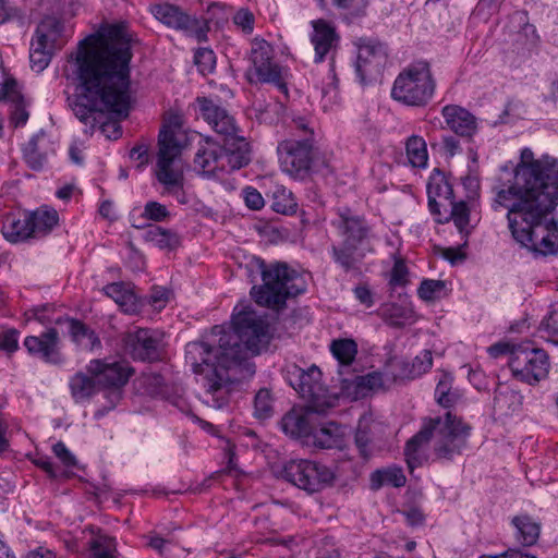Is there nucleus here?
<instances>
[{"instance_id":"7","label":"nucleus","mask_w":558,"mask_h":558,"mask_svg":"<svg viewBox=\"0 0 558 558\" xmlns=\"http://www.w3.org/2000/svg\"><path fill=\"white\" fill-rule=\"evenodd\" d=\"M251 161L250 144L245 137H239L238 144L230 143L227 147L207 137L199 143L194 163L206 177L219 178L233 172Z\"/></svg>"},{"instance_id":"1","label":"nucleus","mask_w":558,"mask_h":558,"mask_svg":"<svg viewBox=\"0 0 558 558\" xmlns=\"http://www.w3.org/2000/svg\"><path fill=\"white\" fill-rule=\"evenodd\" d=\"M131 40L122 25H109L82 39L71 53L82 92L69 98L75 117L93 132L100 124L102 134L118 140V121H102L105 112L126 118L131 108Z\"/></svg>"},{"instance_id":"2","label":"nucleus","mask_w":558,"mask_h":558,"mask_svg":"<svg viewBox=\"0 0 558 558\" xmlns=\"http://www.w3.org/2000/svg\"><path fill=\"white\" fill-rule=\"evenodd\" d=\"M558 204V159L532 149L521 150L513 182L496 189L492 208L507 209L508 227L521 246L544 256L558 253V226L544 218Z\"/></svg>"},{"instance_id":"21","label":"nucleus","mask_w":558,"mask_h":558,"mask_svg":"<svg viewBox=\"0 0 558 558\" xmlns=\"http://www.w3.org/2000/svg\"><path fill=\"white\" fill-rule=\"evenodd\" d=\"M23 345L29 355L48 364L60 365L64 362L60 350V337L56 328H49L39 336H27Z\"/></svg>"},{"instance_id":"23","label":"nucleus","mask_w":558,"mask_h":558,"mask_svg":"<svg viewBox=\"0 0 558 558\" xmlns=\"http://www.w3.org/2000/svg\"><path fill=\"white\" fill-rule=\"evenodd\" d=\"M33 39L56 52L66 44L64 24L56 16H45L37 25Z\"/></svg>"},{"instance_id":"50","label":"nucleus","mask_w":558,"mask_h":558,"mask_svg":"<svg viewBox=\"0 0 558 558\" xmlns=\"http://www.w3.org/2000/svg\"><path fill=\"white\" fill-rule=\"evenodd\" d=\"M433 365V355L432 351L423 350L418 355L414 357L412 361V366L409 373L410 376H421L428 372Z\"/></svg>"},{"instance_id":"46","label":"nucleus","mask_w":558,"mask_h":558,"mask_svg":"<svg viewBox=\"0 0 558 558\" xmlns=\"http://www.w3.org/2000/svg\"><path fill=\"white\" fill-rule=\"evenodd\" d=\"M255 415L260 418L269 417L272 414L271 392L266 389H259L254 399Z\"/></svg>"},{"instance_id":"24","label":"nucleus","mask_w":558,"mask_h":558,"mask_svg":"<svg viewBox=\"0 0 558 558\" xmlns=\"http://www.w3.org/2000/svg\"><path fill=\"white\" fill-rule=\"evenodd\" d=\"M1 231L3 236L12 243L23 242L34 235L28 214L7 216Z\"/></svg>"},{"instance_id":"6","label":"nucleus","mask_w":558,"mask_h":558,"mask_svg":"<svg viewBox=\"0 0 558 558\" xmlns=\"http://www.w3.org/2000/svg\"><path fill=\"white\" fill-rule=\"evenodd\" d=\"M263 284L254 286L251 295L254 301L271 310L284 306L290 296H296L306 290L304 277L286 263L259 264Z\"/></svg>"},{"instance_id":"20","label":"nucleus","mask_w":558,"mask_h":558,"mask_svg":"<svg viewBox=\"0 0 558 558\" xmlns=\"http://www.w3.org/2000/svg\"><path fill=\"white\" fill-rule=\"evenodd\" d=\"M312 26L313 32L311 34V43L315 52L314 61L316 63H320L325 60H329L331 62L330 73L335 80L336 76L332 63L338 50L340 37L335 27L324 20L313 21Z\"/></svg>"},{"instance_id":"5","label":"nucleus","mask_w":558,"mask_h":558,"mask_svg":"<svg viewBox=\"0 0 558 558\" xmlns=\"http://www.w3.org/2000/svg\"><path fill=\"white\" fill-rule=\"evenodd\" d=\"M338 216L332 226L342 236V243L332 245V259L345 272H360L366 253L374 251L371 245L372 229L363 217L353 215L348 208L340 210Z\"/></svg>"},{"instance_id":"55","label":"nucleus","mask_w":558,"mask_h":558,"mask_svg":"<svg viewBox=\"0 0 558 558\" xmlns=\"http://www.w3.org/2000/svg\"><path fill=\"white\" fill-rule=\"evenodd\" d=\"M54 456L62 462L66 468H73L77 464L75 456L66 448L65 444L58 441L52 446Z\"/></svg>"},{"instance_id":"63","label":"nucleus","mask_w":558,"mask_h":558,"mask_svg":"<svg viewBox=\"0 0 558 558\" xmlns=\"http://www.w3.org/2000/svg\"><path fill=\"white\" fill-rule=\"evenodd\" d=\"M181 126H182V118H181V116L177 114V113H172V114H170L167 118V120H166L165 124L162 125L159 134L161 132H163V131H167V132H169L173 136V138L175 141H178L177 137H175V131L179 130Z\"/></svg>"},{"instance_id":"17","label":"nucleus","mask_w":558,"mask_h":558,"mask_svg":"<svg viewBox=\"0 0 558 558\" xmlns=\"http://www.w3.org/2000/svg\"><path fill=\"white\" fill-rule=\"evenodd\" d=\"M124 351L142 362L158 361L161 356V339L157 330L138 328L128 331L122 339Z\"/></svg>"},{"instance_id":"26","label":"nucleus","mask_w":558,"mask_h":558,"mask_svg":"<svg viewBox=\"0 0 558 558\" xmlns=\"http://www.w3.org/2000/svg\"><path fill=\"white\" fill-rule=\"evenodd\" d=\"M104 293L112 299L123 312L134 314L140 310L137 296L124 282H112L102 288Z\"/></svg>"},{"instance_id":"11","label":"nucleus","mask_w":558,"mask_h":558,"mask_svg":"<svg viewBox=\"0 0 558 558\" xmlns=\"http://www.w3.org/2000/svg\"><path fill=\"white\" fill-rule=\"evenodd\" d=\"M315 150V141L311 136L281 141L277 147L281 170L293 179H306L312 170Z\"/></svg>"},{"instance_id":"22","label":"nucleus","mask_w":558,"mask_h":558,"mask_svg":"<svg viewBox=\"0 0 558 558\" xmlns=\"http://www.w3.org/2000/svg\"><path fill=\"white\" fill-rule=\"evenodd\" d=\"M446 128L460 137L471 140L478 131V120L466 108L446 105L441 109Z\"/></svg>"},{"instance_id":"54","label":"nucleus","mask_w":558,"mask_h":558,"mask_svg":"<svg viewBox=\"0 0 558 558\" xmlns=\"http://www.w3.org/2000/svg\"><path fill=\"white\" fill-rule=\"evenodd\" d=\"M19 349V331L9 329L0 332V350L5 351L8 354L15 352Z\"/></svg>"},{"instance_id":"25","label":"nucleus","mask_w":558,"mask_h":558,"mask_svg":"<svg viewBox=\"0 0 558 558\" xmlns=\"http://www.w3.org/2000/svg\"><path fill=\"white\" fill-rule=\"evenodd\" d=\"M511 524L515 532L514 537L522 546H533L541 535V523L529 514H519L512 518Z\"/></svg>"},{"instance_id":"45","label":"nucleus","mask_w":558,"mask_h":558,"mask_svg":"<svg viewBox=\"0 0 558 558\" xmlns=\"http://www.w3.org/2000/svg\"><path fill=\"white\" fill-rule=\"evenodd\" d=\"M451 219L460 233H469L470 208L465 202H451Z\"/></svg>"},{"instance_id":"56","label":"nucleus","mask_w":558,"mask_h":558,"mask_svg":"<svg viewBox=\"0 0 558 558\" xmlns=\"http://www.w3.org/2000/svg\"><path fill=\"white\" fill-rule=\"evenodd\" d=\"M542 325L547 332L548 341L558 345V308L550 312Z\"/></svg>"},{"instance_id":"64","label":"nucleus","mask_w":558,"mask_h":558,"mask_svg":"<svg viewBox=\"0 0 558 558\" xmlns=\"http://www.w3.org/2000/svg\"><path fill=\"white\" fill-rule=\"evenodd\" d=\"M355 298L367 307L374 304L372 291L367 286H357L354 289Z\"/></svg>"},{"instance_id":"57","label":"nucleus","mask_w":558,"mask_h":558,"mask_svg":"<svg viewBox=\"0 0 558 558\" xmlns=\"http://www.w3.org/2000/svg\"><path fill=\"white\" fill-rule=\"evenodd\" d=\"M355 386L360 389L373 390L381 386L383 380L379 374L371 373L363 376H355Z\"/></svg>"},{"instance_id":"52","label":"nucleus","mask_w":558,"mask_h":558,"mask_svg":"<svg viewBox=\"0 0 558 558\" xmlns=\"http://www.w3.org/2000/svg\"><path fill=\"white\" fill-rule=\"evenodd\" d=\"M17 83L0 70V100L17 99Z\"/></svg>"},{"instance_id":"37","label":"nucleus","mask_w":558,"mask_h":558,"mask_svg":"<svg viewBox=\"0 0 558 558\" xmlns=\"http://www.w3.org/2000/svg\"><path fill=\"white\" fill-rule=\"evenodd\" d=\"M330 352L343 366L350 365L357 354V344L352 339H335L330 343Z\"/></svg>"},{"instance_id":"35","label":"nucleus","mask_w":558,"mask_h":558,"mask_svg":"<svg viewBox=\"0 0 558 558\" xmlns=\"http://www.w3.org/2000/svg\"><path fill=\"white\" fill-rule=\"evenodd\" d=\"M405 150L409 162L415 168H424L427 165L428 153L426 142L422 136L412 135L407 140Z\"/></svg>"},{"instance_id":"32","label":"nucleus","mask_w":558,"mask_h":558,"mask_svg":"<svg viewBox=\"0 0 558 558\" xmlns=\"http://www.w3.org/2000/svg\"><path fill=\"white\" fill-rule=\"evenodd\" d=\"M407 482L405 475L401 468L390 466L378 469L371 473L369 486L373 490L380 489L384 485L393 487H402Z\"/></svg>"},{"instance_id":"30","label":"nucleus","mask_w":558,"mask_h":558,"mask_svg":"<svg viewBox=\"0 0 558 558\" xmlns=\"http://www.w3.org/2000/svg\"><path fill=\"white\" fill-rule=\"evenodd\" d=\"M31 220V228L34 229L33 238H40L48 234L59 221V216L56 209L41 207L28 214Z\"/></svg>"},{"instance_id":"18","label":"nucleus","mask_w":558,"mask_h":558,"mask_svg":"<svg viewBox=\"0 0 558 558\" xmlns=\"http://www.w3.org/2000/svg\"><path fill=\"white\" fill-rule=\"evenodd\" d=\"M356 73L361 82H365L380 73L388 58L387 47L376 38H359L356 41Z\"/></svg>"},{"instance_id":"16","label":"nucleus","mask_w":558,"mask_h":558,"mask_svg":"<svg viewBox=\"0 0 558 558\" xmlns=\"http://www.w3.org/2000/svg\"><path fill=\"white\" fill-rule=\"evenodd\" d=\"M250 60L258 82L272 83L280 90L287 92L281 68L274 62V48L268 41L258 37L254 38Z\"/></svg>"},{"instance_id":"27","label":"nucleus","mask_w":558,"mask_h":558,"mask_svg":"<svg viewBox=\"0 0 558 558\" xmlns=\"http://www.w3.org/2000/svg\"><path fill=\"white\" fill-rule=\"evenodd\" d=\"M69 332L73 342L87 351H95L101 348V341L97 333L86 324L78 319L69 318Z\"/></svg>"},{"instance_id":"53","label":"nucleus","mask_w":558,"mask_h":558,"mask_svg":"<svg viewBox=\"0 0 558 558\" xmlns=\"http://www.w3.org/2000/svg\"><path fill=\"white\" fill-rule=\"evenodd\" d=\"M170 216L167 207L158 202H148L144 207V217L154 221H163Z\"/></svg>"},{"instance_id":"43","label":"nucleus","mask_w":558,"mask_h":558,"mask_svg":"<svg viewBox=\"0 0 558 558\" xmlns=\"http://www.w3.org/2000/svg\"><path fill=\"white\" fill-rule=\"evenodd\" d=\"M354 444L363 461H368L374 456L375 446L368 429L359 427L354 435Z\"/></svg>"},{"instance_id":"62","label":"nucleus","mask_w":558,"mask_h":558,"mask_svg":"<svg viewBox=\"0 0 558 558\" xmlns=\"http://www.w3.org/2000/svg\"><path fill=\"white\" fill-rule=\"evenodd\" d=\"M517 344H512L509 342H497L488 348V353L492 357L497 359L501 355H509V359L512 357V351L515 349Z\"/></svg>"},{"instance_id":"8","label":"nucleus","mask_w":558,"mask_h":558,"mask_svg":"<svg viewBox=\"0 0 558 558\" xmlns=\"http://www.w3.org/2000/svg\"><path fill=\"white\" fill-rule=\"evenodd\" d=\"M436 90L430 64L417 61L404 68L396 77L391 97L409 107L422 108L429 104Z\"/></svg>"},{"instance_id":"31","label":"nucleus","mask_w":558,"mask_h":558,"mask_svg":"<svg viewBox=\"0 0 558 558\" xmlns=\"http://www.w3.org/2000/svg\"><path fill=\"white\" fill-rule=\"evenodd\" d=\"M379 314L392 327H403L414 320V311L410 304L389 303L379 310Z\"/></svg>"},{"instance_id":"40","label":"nucleus","mask_w":558,"mask_h":558,"mask_svg":"<svg viewBox=\"0 0 558 558\" xmlns=\"http://www.w3.org/2000/svg\"><path fill=\"white\" fill-rule=\"evenodd\" d=\"M453 378L450 374L444 373L435 389V399L442 408H451L458 399V395L452 391Z\"/></svg>"},{"instance_id":"44","label":"nucleus","mask_w":558,"mask_h":558,"mask_svg":"<svg viewBox=\"0 0 558 558\" xmlns=\"http://www.w3.org/2000/svg\"><path fill=\"white\" fill-rule=\"evenodd\" d=\"M10 102V122L15 128L26 124L29 113L24 97L17 90V99H9Z\"/></svg>"},{"instance_id":"3","label":"nucleus","mask_w":558,"mask_h":558,"mask_svg":"<svg viewBox=\"0 0 558 558\" xmlns=\"http://www.w3.org/2000/svg\"><path fill=\"white\" fill-rule=\"evenodd\" d=\"M267 343V324L250 307L236 306L232 327L214 326L207 340L185 347V362L193 373L204 375L207 402L220 409L229 401L230 386L255 374L250 355Z\"/></svg>"},{"instance_id":"38","label":"nucleus","mask_w":558,"mask_h":558,"mask_svg":"<svg viewBox=\"0 0 558 558\" xmlns=\"http://www.w3.org/2000/svg\"><path fill=\"white\" fill-rule=\"evenodd\" d=\"M54 50L32 38L29 48L31 68L37 73L43 72L51 62Z\"/></svg>"},{"instance_id":"49","label":"nucleus","mask_w":558,"mask_h":558,"mask_svg":"<svg viewBox=\"0 0 558 558\" xmlns=\"http://www.w3.org/2000/svg\"><path fill=\"white\" fill-rule=\"evenodd\" d=\"M194 62L202 74H207L214 71L216 57L213 50L207 48H199L195 52Z\"/></svg>"},{"instance_id":"42","label":"nucleus","mask_w":558,"mask_h":558,"mask_svg":"<svg viewBox=\"0 0 558 558\" xmlns=\"http://www.w3.org/2000/svg\"><path fill=\"white\" fill-rule=\"evenodd\" d=\"M89 548L93 551V558H113L116 553L114 538L97 534L88 542Z\"/></svg>"},{"instance_id":"33","label":"nucleus","mask_w":558,"mask_h":558,"mask_svg":"<svg viewBox=\"0 0 558 558\" xmlns=\"http://www.w3.org/2000/svg\"><path fill=\"white\" fill-rule=\"evenodd\" d=\"M520 395L509 387H498L494 396V411L507 416L514 412L520 405Z\"/></svg>"},{"instance_id":"28","label":"nucleus","mask_w":558,"mask_h":558,"mask_svg":"<svg viewBox=\"0 0 558 558\" xmlns=\"http://www.w3.org/2000/svg\"><path fill=\"white\" fill-rule=\"evenodd\" d=\"M70 391L75 402L85 401L99 391L96 379L86 372H77L69 383Z\"/></svg>"},{"instance_id":"41","label":"nucleus","mask_w":558,"mask_h":558,"mask_svg":"<svg viewBox=\"0 0 558 558\" xmlns=\"http://www.w3.org/2000/svg\"><path fill=\"white\" fill-rule=\"evenodd\" d=\"M232 23L238 32L244 36H251L254 33L256 16L248 8L241 7L232 14Z\"/></svg>"},{"instance_id":"59","label":"nucleus","mask_w":558,"mask_h":558,"mask_svg":"<svg viewBox=\"0 0 558 558\" xmlns=\"http://www.w3.org/2000/svg\"><path fill=\"white\" fill-rule=\"evenodd\" d=\"M244 201L248 208L257 210L264 206V198L262 194L253 187H246L244 190Z\"/></svg>"},{"instance_id":"47","label":"nucleus","mask_w":558,"mask_h":558,"mask_svg":"<svg viewBox=\"0 0 558 558\" xmlns=\"http://www.w3.org/2000/svg\"><path fill=\"white\" fill-rule=\"evenodd\" d=\"M445 287L442 280L425 279L421 282L417 294L424 301H434L440 296Z\"/></svg>"},{"instance_id":"60","label":"nucleus","mask_w":558,"mask_h":558,"mask_svg":"<svg viewBox=\"0 0 558 558\" xmlns=\"http://www.w3.org/2000/svg\"><path fill=\"white\" fill-rule=\"evenodd\" d=\"M293 130L298 132L301 138L311 136L315 141L314 129L305 118L293 119Z\"/></svg>"},{"instance_id":"19","label":"nucleus","mask_w":558,"mask_h":558,"mask_svg":"<svg viewBox=\"0 0 558 558\" xmlns=\"http://www.w3.org/2000/svg\"><path fill=\"white\" fill-rule=\"evenodd\" d=\"M196 104L203 119L217 134L223 136L226 141H232V143L238 144L239 137L243 136L238 134L239 128L235 119L226 108L207 97H197Z\"/></svg>"},{"instance_id":"48","label":"nucleus","mask_w":558,"mask_h":558,"mask_svg":"<svg viewBox=\"0 0 558 558\" xmlns=\"http://www.w3.org/2000/svg\"><path fill=\"white\" fill-rule=\"evenodd\" d=\"M271 207L276 213L287 215L295 211L296 203L291 197V193H287L282 190L274 194Z\"/></svg>"},{"instance_id":"10","label":"nucleus","mask_w":558,"mask_h":558,"mask_svg":"<svg viewBox=\"0 0 558 558\" xmlns=\"http://www.w3.org/2000/svg\"><path fill=\"white\" fill-rule=\"evenodd\" d=\"M508 365L515 379L529 385H536L545 379L550 367L546 351L530 341L517 343Z\"/></svg>"},{"instance_id":"14","label":"nucleus","mask_w":558,"mask_h":558,"mask_svg":"<svg viewBox=\"0 0 558 558\" xmlns=\"http://www.w3.org/2000/svg\"><path fill=\"white\" fill-rule=\"evenodd\" d=\"M153 15L169 28L182 32L197 41H206L209 31L207 21L196 15H191L180 7L163 2L150 8Z\"/></svg>"},{"instance_id":"12","label":"nucleus","mask_w":558,"mask_h":558,"mask_svg":"<svg viewBox=\"0 0 558 558\" xmlns=\"http://www.w3.org/2000/svg\"><path fill=\"white\" fill-rule=\"evenodd\" d=\"M85 371L95 377L99 390L109 391L110 408L121 399V389L133 374L132 367L126 362L108 357L90 360Z\"/></svg>"},{"instance_id":"9","label":"nucleus","mask_w":558,"mask_h":558,"mask_svg":"<svg viewBox=\"0 0 558 558\" xmlns=\"http://www.w3.org/2000/svg\"><path fill=\"white\" fill-rule=\"evenodd\" d=\"M290 385L307 401V408L315 413H324L333 408L337 397L329 393L323 384V374L316 365L304 369L293 365L289 371Z\"/></svg>"},{"instance_id":"58","label":"nucleus","mask_w":558,"mask_h":558,"mask_svg":"<svg viewBox=\"0 0 558 558\" xmlns=\"http://www.w3.org/2000/svg\"><path fill=\"white\" fill-rule=\"evenodd\" d=\"M408 268L402 259H397L391 270L390 284L404 286L408 282Z\"/></svg>"},{"instance_id":"34","label":"nucleus","mask_w":558,"mask_h":558,"mask_svg":"<svg viewBox=\"0 0 558 558\" xmlns=\"http://www.w3.org/2000/svg\"><path fill=\"white\" fill-rule=\"evenodd\" d=\"M433 194L439 197L444 196L445 198L449 199L452 195V187L441 175L432 178L430 182L428 183L429 210L434 216L437 217L438 222H442L441 218L439 217V203L435 199V197H433Z\"/></svg>"},{"instance_id":"13","label":"nucleus","mask_w":558,"mask_h":558,"mask_svg":"<svg viewBox=\"0 0 558 558\" xmlns=\"http://www.w3.org/2000/svg\"><path fill=\"white\" fill-rule=\"evenodd\" d=\"M282 474L288 482L310 494L320 492L333 480L328 466L306 459L287 462Z\"/></svg>"},{"instance_id":"36","label":"nucleus","mask_w":558,"mask_h":558,"mask_svg":"<svg viewBox=\"0 0 558 558\" xmlns=\"http://www.w3.org/2000/svg\"><path fill=\"white\" fill-rule=\"evenodd\" d=\"M311 435L313 436L314 445L322 449L335 448L341 442L340 428L335 423H328L315 430L312 429Z\"/></svg>"},{"instance_id":"39","label":"nucleus","mask_w":558,"mask_h":558,"mask_svg":"<svg viewBox=\"0 0 558 558\" xmlns=\"http://www.w3.org/2000/svg\"><path fill=\"white\" fill-rule=\"evenodd\" d=\"M146 236L148 241H150L159 248L173 250L180 243V239L175 232L159 226L150 227Z\"/></svg>"},{"instance_id":"61","label":"nucleus","mask_w":558,"mask_h":558,"mask_svg":"<svg viewBox=\"0 0 558 558\" xmlns=\"http://www.w3.org/2000/svg\"><path fill=\"white\" fill-rule=\"evenodd\" d=\"M411 366H412V362H408V361H397L393 364H391V367L393 368V371H392L393 378L395 379H414V378H416L417 376H410L407 374L410 371H412Z\"/></svg>"},{"instance_id":"29","label":"nucleus","mask_w":558,"mask_h":558,"mask_svg":"<svg viewBox=\"0 0 558 558\" xmlns=\"http://www.w3.org/2000/svg\"><path fill=\"white\" fill-rule=\"evenodd\" d=\"M281 428L291 437L302 438L312 434V426L306 415L300 410H291L281 420Z\"/></svg>"},{"instance_id":"4","label":"nucleus","mask_w":558,"mask_h":558,"mask_svg":"<svg viewBox=\"0 0 558 558\" xmlns=\"http://www.w3.org/2000/svg\"><path fill=\"white\" fill-rule=\"evenodd\" d=\"M471 427L450 411L445 416L426 417L421 429L405 445L404 456L410 470L422 462L421 448L433 439L437 459L452 460L466 447Z\"/></svg>"},{"instance_id":"51","label":"nucleus","mask_w":558,"mask_h":558,"mask_svg":"<svg viewBox=\"0 0 558 558\" xmlns=\"http://www.w3.org/2000/svg\"><path fill=\"white\" fill-rule=\"evenodd\" d=\"M24 158L34 170L41 169L46 162V157L37 150L35 141H31L25 147Z\"/></svg>"},{"instance_id":"15","label":"nucleus","mask_w":558,"mask_h":558,"mask_svg":"<svg viewBox=\"0 0 558 558\" xmlns=\"http://www.w3.org/2000/svg\"><path fill=\"white\" fill-rule=\"evenodd\" d=\"M158 158L156 165L157 180L165 185L168 192L183 187V175L172 168L173 161L181 155L182 146L179 141L163 131L158 136Z\"/></svg>"}]
</instances>
